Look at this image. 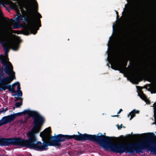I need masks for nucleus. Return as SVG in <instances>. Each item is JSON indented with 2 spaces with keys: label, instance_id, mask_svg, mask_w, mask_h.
Listing matches in <instances>:
<instances>
[{
  "label": "nucleus",
  "instance_id": "nucleus-19",
  "mask_svg": "<svg viewBox=\"0 0 156 156\" xmlns=\"http://www.w3.org/2000/svg\"><path fill=\"white\" fill-rule=\"evenodd\" d=\"M22 105V102H17L15 104V106L16 108L20 107V106Z\"/></svg>",
  "mask_w": 156,
  "mask_h": 156
},
{
  "label": "nucleus",
  "instance_id": "nucleus-10",
  "mask_svg": "<svg viewBox=\"0 0 156 156\" xmlns=\"http://www.w3.org/2000/svg\"><path fill=\"white\" fill-rule=\"evenodd\" d=\"M138 94L140 98L146 102L147 103H150V101L147 98V96L144 94L143 91H141L139 93H138Z\"/></svg>",
  "mask_w": 156,
  "mask_h": 156
},
{
  "label": "nucleus",
  "instance_id": "nucleus-40",
  "mask_svg": "<svg viewBox=\"0 0 156 156\" xmlns=\"http://www.w3.org/2000/svg\"><path fill=\"white\" fill-rule=\"evenodd\" d=\"M11 21H12V22H14V20H13L12 19H11Z\"/></svg>",
  "mask_w": 156,
  "mask_h": 156
},
{
  "label": "nucleus",
  "instance_id": "nucleus-26",
  "mask_svg": "<svg viewBox=\"0 0 156 156\" xmlns=\"http://www.w3.org/2000/svg\"><path fill=\"white\" fill-rule=\"evenodd\" d=\"M15 98H16V99L14 100V101H16L18 100H20V99H21V98L20 97H15Z\"/></svg>",
  "mask_w": 156,
  "mask_h": 156
},
{
  "label": "nucleus",
  "instance_id": "nucleus-37",
  "mask_svg": "<svg viewBox=\"0 0 156 156\" xmlns=\"http://www.w3.org/2000/svg\"><path fill=\"white\" fill-rule=\"evenodd\" d=\"M130 115H131V114H130V113H129V114H128V115H127V116L128 117H129Z\"/></svg>",
  "mask_w": 156,
  "mask_h": 156
},
{
  "label": "nucleus",
  "instance_id": "nucleus-32",
  "mask_svg": "<svg viewBox=\"0 0 156 156\" xmlns=\"http://www.w3.org/2000/svg\"><path fill=\"white\" fill-rule=\"evenodd\" d=\"M133 136L136 137H139L140 135L139 134H134Z\"/></svg>",
  "mask_w": 156,
  "mask_h": 156
},
{
  "label": "nucleus",
  "instance_id": "nucleus-42",
  "mask_svg": "<svg viewBox=\"0 0 156 156\" xmlns=\"http://www.w3.org/2000/svg\"><path fill=\"white\" fill-rule=\"evenodd\" d=\"M16 108V106H15V107H13V109H14Z\"/></svg>",
  "mask_w": 156,
  "mask_h": 156
},
{
  "label": "nucleus",
  "instance_id": "nucleus-24",
  "mask_svg": "<svg viewBox=\"0 0 156 156\" xmlns=\"http://www.w3.org/2000/svg\"><path fill=\"white\" fill-rule=\"evenodd\" d=\"M23 17V16L22 15H20V16H19L16 19V20L17 21H18L19 20H22V18Z\"/></svg>",
  "mask_w": 156,
  "mask_h": 156
},
{
  "label": "nucleus",
  "instance_id": "nucleus-31",
  "mask_svg": "<svg viewBox=\"0 0 156 156\" xmlns=\"http://www.w3.org/2000/svg\"><path fill=\"white\" fill-rule=\"evenodd\" d=\"M11 30L13 33H17V32H16V30H13L12 29H11Z\"/></svg>",
  "mask_w": 156,
  "mask_h": 156
},
{
  "label": "nucleus",
  "instance_id": "nucleus-21",
  "mask_svg": "<svg viewBox=\"0 0 156 156\" xmlns=\"http://www.w3.org/2000/svg\"><path fill=\"white\" fill-rule=\"evenodd\" d=\"M3 68L2 67V68H1V70L0 73V80L1 79H3V78H2V77H3V75L4 74V73L3 72Z\"/></svg>",
  "mask_w": 156,
  "mask_h": 156
},
{
  "label": "nucleus",
  "instance_id": "nucleus-4",
  "mask_svg": "<svg viewBox=\"0 0 156 156\" xmlns=\"http://www.w3.org/2000/svg\"><path fill=\"white\" fill-rule=\"evenodd\" d=\"M30 117H32L34 120V126L31 130L27 133V141L32 147V149L36 150L40 144L38 142L37 134L40 131V127L45 122L44 118L36 112L31 111Z\"/></svg>",
  "mask_w": 156,
  "mask_h": 156
},
{
  "label": "nucleus",
  "instance_id": "nucleus-15",
  "mask_svg": "<svg viewBox=\"0 0 156 156\" xmlns=\"http://www.w3.org/2000/svg\"><path fill=\"white\" fill-rule=\"evenodd\" d=\"M2 46L3 47L4 50L5 51V55L6 57H8V53L9 51V49L8 47L7 46H5L4 45V44H2Z\"/></svg>",
  "mask_w": 156,
  "mask_h": 156
},
{
  "label": "nucleus",
  "instance_id": "nucleus-9",
  "mask_svg": "<svg viewBox=\"0 0 156 156\" xmlns=\"http://www.w3.org/2000/svg\"><path fill=\"white\" fill-rule=\"evenodd\" d=\"M141 13L139 9H137L135 12L132 15L131 20L133 23H135L138 20L141 18Z\"/></svg>",
  "mask_w": 156,
  "mask_h": 156
},
{
  "label": "nucleus",
  "instance_id": "nucleus-2",
  "mask_svg": "<svg viewBox=\"0 0 156 156\" xmlns=\"http://www.w3.org/2000/svg\"><path fill=\"white\" fill-rule=\"evenodd\" d=\"M2 4L9 10L4 5H9V8L14 10H17L20 9L21 11H25L23 9L24 8L29 15V16L24 17L25 22L28 23L23 29V31L27 35L31 34H36L39 29V27L41 26L40 19L42 18L41 14L38 12L37 13V19H35L32 12L31 6L29 3H26L23 0H4L0 1Z\"/></svg>",
  "mask_w": 156,
  "mask_h": 156
},
{
  "label": "nucleus",
  "instance_id": "nucleus-29",
  "mask_svg": "<svg viewBox=\"0 0 156 156\" xmlns=\"http://www.w3.org/2000/svg\"><path fill=\"white\" fill-rule=\"evenodd\" d=\"M32 1L34 3V4H35V5H37V2L36 0H32Z\"/></svg>",
  "mask_w": 156,
  "mask_h": 156
},
{
  "label": "nucleus",
  "instance_id": "nucleus-28",
  "mask_svg": "<svg viewBox=\"0 0 156 156\" xmlns=\"http://www.w3.org/2000/svg\"><path fill=\"white\" fill-rule=\"evenodd\" d=\"M122 125L121 124L120 126L118 125V129H121L122 127Z\"/></svg>",
  "mask_w": 156,
  "mask_h": 156
},
{
  "label": "nucleus",
  "instance_id": "nucleus-11",
  "mask_svg": "<svg viewBox=\"0 0 156 156\" xmlns=\"http://www.w3.org/2000/svg\"><path fill=\"white\" fill-rule=\"evenodd\" d=\"M126 38L125 37L120 40L118 42V44L119 46L123 47L125 46L126 44Z\"/></svg>",
  "mask_w": 156,
  "mask_h": 156
},
{
  "label": "nucleus",
  "instance_id": "nucleus-44",
  "mask_svg": "<svg viewBox=\"0 0 156 156\" xmlns=\"http://www.w3.org/2000/svg\"><path fill=\"white\" fill-rule=\"evenodd\" d=\"M0 156H1L0 155Z\"/></svg>",
  "mask_w": 156,
  "mask_h": 156
},
{
  "label": "nucleus",
  "instance_id": "nucleus-30",
  "mask_svg": "<svg viewBox=\"0 0 156 156\" xmlns=\"http://www.w3.org/2000/svg\"><path fill=\"white\" fill-rule=\"evenodd\" d=\"M122 111V109H120L119 111L117 112V114H119L120 112Z\"/></svg>",
  "mask_w": 156,
  "mask_h": 156
},
{
  "label": "nucleus",
  "instance_id": "nucleus-27",
  "mask_svg": "<svg viewBox=\"0 0 156 156\" xmlns=\"http://www.w3.org/2000/svg\"><path fill=\"white\" fill-rule=\"evenodd\" d=\"M19 28L17 25H14L12 27V29H17Z\"/></svg>",
  "mask_w": 156,
  "mask_h": 156
},
{
  "label": "nucleus",
  "instance_id": "nucleus-22",
  "mask_svg": "<svg viewBox=\"0 0 156 156\" xmlns=\"http://www.w3.org/2000/svg\"><path fill=\"white\" fill-rule=\"evenodd\" d=\"M16 85H17V90L20 91V89H21V87H20V83L19 82H16Z\"/></svg>",
  "mask_w": 156,
  "mask_h": 156
},
{
  "label": "nucleus",
  "instance_id": "nucleus-16",
  "mask_svg": "<svg viewBox=\"0 0 156 156\" xmlns=\"http://www.w3.org/2000/svg\"><path fill=\"white\" fill-rule=\"evenodd\" d=\"M130 5H125V8H124V10L126 13L130 12V9L131 7Z\"/></svg>",
  "mask_w": 156,
  "mask_h": 156
},
{
  "label": "nucleus",
  "instance_id": "nucleus-8",
  "mask_svg": "<svg viewBox=\"0 0 156 156\" xmlns=\"http://www.w3.org/2000/svg\"><path fill=\"white\" fill-rule=\"evenodd\" d=\"M118 58L119 63L117 65L118 67L117 70L120 71V69H121L122 71L121 72L123 73V71H124L125 69H127L126 66L127 65V61L124 60L121 57H120Z\"/></svg>",
  "mask_w": 156,
  "mask_h": 156
},
{
  "label": "nucleus",
  "instance_id": "nucleus-6",
  "mask_svg": "<svg viewBox=\"0 0 156 156\" xmlns=\"http://www.w3.org/2000/svg\"><path fill=\"white\" fill-rule=\"evenodd\" d=\"M10 145L20 146L32 149V147L27 141V139L25 140L20 137L0 138V146H9Z\"/></svg>",
  "mask_w": 156,
  "mask_h": 156
},
{
  "label": "nucleus",
  "instance_id": "nucleus-39",
  "mask_svg": "<svg viewBox=\"0 0 156 156\" xmlns=\"http://www.w3.org/2000/svg\"><path fill=\"white\" fill-rule=\"evenodd\" d=\"M111 68H112V69H115V68H113V66H111Z\"/></svg>",
  "mask_w": 156,
  "mask_h": 156
},
{
  "label": "nucleus",
  "instance_id": "nucleus-17",
  "mask_svg": "<svg viewBox=\"0 0 156 156\" xmlns=\"http://www.w3.org/2000/svg\"><path fill=\"white\" fill-rule=\"evenodd\" d=\"M8 78H4V77H3V79L0 80V86H1V83H5L7 81H8Z\"/></svg>",
  "mask_w": 156,
  "mask_h": 156
},
{
  "label": "nucleus",
  "instance_id": "nucleus-35",
  "mask_svg": "<svg viewBox=\"0 0 156 156\" xmlns=\"http://www.w3.org/2000/svg\"><path fill=\"white\" fill-rule=\"evenodd\" d=\"M5 18V20H9V19L8 18H7V17H5V18Z\"/></svg>",
  "mask_w": 156,
  "mask_h": 156
},
{
  "label": "nucleus",
  "instance_id": "nucleus-7",
  "mask_svg": "<svg viewBox=\"0 0 156 156\" xmlns=\"http://www.w3.org/2000/svg\"><path fill=\"white\" fill-rule=\"evenodd\" d=\"M31 111L29 109L25 110L24 111L21 112H19L13 114H11L7 116H4V118L7 119L8 123H10L14 120L16 116H19L22 115H25L27 114L30 117V114Z\"/></svg>",
  "mask_w": 156,
  "mask_h": 156
},
{
  "label": "nucleus",
  "instance_id": "nucleus-18",
  "mask_svg": "<svg viewBox=\"0 0 156 156\" xmlns=\"http://www.w3.org/2000/svg\"><path fill=\"white\" fill-rule=\"evenodd\" d=\"M16 85V83L13 84L11 86V90H12L13 91V92H11V93H16V91L15 90L14 87H15Z\"/></svg>",
  "mask_w": 156,
  "mask_h": 156
},
{
  "label": "nucleus",
  "instance_id": "nucleus-14",
  "mask_svg": "<svg viewBox=\"0 0 156 156\" xmlns=\"http://www.w3.org/2000/svg\"><path fill=\"white\" fill-rule=\"evenodd\" d=\"M4 118H5L4 116L0 120V126L8 123L6 119Z\"/></svg>",
  "mask_w": 156,
  "mask_h": 156
},
{
  "label": "nucleus",
  "instance_id": "nucleus-43",
  "mask_svg": "<svg viewBox=\"0 0 156 156\" xmlns=\"http://www.w3.org/2000/svg\"><path fill=\"white\" fill-rule=\"evenodd\" d=\"M69 155H70V154H69Z\"/></svg>",
  "mask_w": 156,
  "mask_h": 156
},
{
  "label": "nucleus",
  "instance_id": "nucleus-23",
  "mask_svg": "<svg viewBox=\"0 0 156 156\" xmlns=\"http://www.w3.org/2000/svg\"><path fill=\"white\" fill-rule=\"evenodd\" d=\"M8 87H7V89H8L9 91H10L11 92H13V91L12 90H11V85L8 84Z\"/></svg>",
  "mask_w": 156,
  "mask_h": 156
},
{
  "label": "nucleus",
  "instance_id": "nucleus-38",
  "mask_svg": "<svg viewBox=\"0 0 156 156\" xmlns=\"http://www.w3.org/2000/svg\"><path fill=\"white\" fill-rule=\"evenodd\" d=\"M112 116V117H118V115H113V116Z\"/></svg>",
  "mask_w": 156,
  "mask_h": 156
},
{
  "label": "nucleus",
  "instance_id": "nucleus-5",
  "mask_svg": "<svg viewBox=\"0 0 156 156\" xmlns=\"http://www.w3.org/2000/svg\"><path fill=\"white\" fill-rule=\"evenodd\" d=\"M3 55H0V60L1 61V63L3 65L5 66L4 68V71L5 73L9 75H11L13 76H6L4 78H7L8 80L5 83H2L1 84V86H0V91L3 90L5 91L7 88L8 87V84L10 83L14 79H16L15 76V73L13 71V68L10 62H9V59L7 58L6 59V61L8 62L9 64V65L7 64L3 58Z\"/></svg>",
  "mask_w": 156,
  "mask_h": 156
},
{
  "label": "nucleus",
  "instance_id": "nucleus-33",
  "mask_svg": "<svg viewBox=\"0 0 156 156\" xmlns=\"http://www.w3.org/2000/svg\"><path fill=\"white\" fill-rule=\"evenodd\" d=\"M137 74H140V70H138L136 72Z\"/></svg>",
  "mask_w": 156,
  "mask_h": 156
},
{
  "label": "nucleus",
  "instance_id": "nucleus-1",
  "mask_svg": "<svg viewBox=\"0 0 156 156\" xmlns=\"http://www.w3.org/2000/svg\"><path fill=\"white\" fill-rule=\"evenodd\" d=\"M78 133V135H69V140L74 139L77 141L88 140L99 144L105 151H110L112 152L120 154L126 152L130 153V143L116 144L112 143L113 139L115 137L106 136L101 133L100 135L87 133L82 134L79 132Z\"/></svg>",
  "mask_w": 156,
  "mask_h": 156
},
{
  "label": "nucleus",
  "instance_id": "nucleus-12",
  "mask_svg": "<svg viewBox=\"0 0 156 156\" xmlns=\"http://www.w3.org/2000/svg\"><path fill=\"white\" fill-rule=\"evenodd\" d=\"M19 47V44L17 42H13L11 44V48L14 51L18 50Z\"/></svg>",
  "mask_w": 156,
  "mask_h": 156
},
{
  "label": "nucleus",
  "instance_id": "nucleus-3",
  "mask_svg": "<svg viewBox=\"0 0 156 156\" xmlns=\"http://www.w3.org/2000/svg\"><path fill=\"white\" fill-rule=\"evenodd\" d=\"M40 136L43 141V143L38 142L40 144L36 151H42L46 150L48 146H59L61 142L68 140V135H64L58 134L56 136H51L50 127L46 129L43 131L41 132Z\"/></svg>",
  "mask_w": 156,
  "mask_h": 156
},
{
  "label": "nucleus",
  "instance_id": "nucleus-20",
  "mask_svg": "<svg viewBox=\"0 0 156 156\" xmlns=\"http://www.w3.org/2000/svg\"><path fill=\"white\" fill-rule=\"evenodd\" d=\"M16 93L17 94V96L21 97L22 96L23 93L21 90H20V91L16 90Z\"/></svg>",
  "mask_w": 156,
  "mask_h": 156
},
{
  "label": "nucleus",
  "instance_id": "nucleus-25",
  "mask_svg": "<svg viewBox=\"0 0 156 156\" xmlns=\"http://www.w3.org/2000/svg\"><path fill=\"white\" fill-rule=\"evenodd\" d=\"M8 110V108H6L5 109L3 108L2 110H1L0 111V112L1 113H5L6 111H7Z\"/></svg>",
  "mask_w": 156,
  "mask_h": 156
},
{
  "label": "nucleus",
  "instance_id": "nucleus-41",
  "mask_svg": "<svg viewBox=\"0 0 156 156\" xmlns=\"http://www.w3.org/2000/svg\"><path fill=\"white\" fill-rule=\"evenodd\" d=\"M20 100H21V102H22V101H23V99L22 98H21V99H20Z\"/></svg>",
  "mask_w": 156,
  "mask_h": 156
},
{
  "label": "nucleus",
  "instance_id": "nucleus-13",
  "mask_svg": "<svg viewBox=\"0 0 156 156\" xmlns=\"http://www.w3.org/2000/svg\"><path fill=\"white\" fill-rule=\"evenodd\" d=\"M140 111L138 110L136 111L135 109H134L132 110L130 113L131 114V117L130 120H131L133 117H134L136 115L135 114L139 113Z\"/></svg>",
  "mask_w": 156,
  "mask_h": 156
},
{
  "label": "nucleus",
  "instance_id": "nucleus-34",
  "mask_svg": "<svg viewBox=\"0 0 156 156\" xmlns=\"http://www.w3.org/2000/svg\"><path fill=\"white\" fill-rule=\"evenodd\" d=\"M116 12V14L117 15V18H118L119 16V13L117 11H115Z\"/></svg>",
  "mask_w": 156,
  "mask_h": 156
},
{
  "label": "nucleus",
  "instance_id": "nucleus-36",
  "mask_svg": "<svg viewBox=\"0 0 156 156\" xmlns=\"http://www.w3.org/2000/svg\"><path fill=\"white\" fill-rule=\"evenodd\" d=\"M17 95V94H12V96H16Z\"/></svg>",
  "mask_w": 156,
  "mask_h": 156
}]
</instances>
